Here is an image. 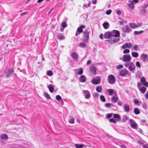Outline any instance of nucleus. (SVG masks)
<instances>
[{
	"instance_id": "7c9ffc66",
	"label": "nucleus",
	"mask_w": 148,
	"mask_h": 148,
	"mask_svg": "<svg viewBox=\"0 0 148 148\" xmlns=\"http://www.w3.org/2000/svg\"><path fill=\"white\" fill-rule=\"evenodd\" d=\"M102 88L101 86H97L96 88V90L98 92H101L102 90Z\"/></svg>"
},
{
	"instance_id": "5fc2aeb1",
	"label": "nucleus",
	"mask_w": 148,
	"mask_h": 148,
	"mask_svg": "<svg viewBox=\"0 0 148 148\" xmlns=\"http://www.w3.org/2000/svg\"><path fill=\"white\" fill-rule=\"evenodd\" d=\"M142 106L145 109H147V104L145 103H144L143 104Z\"/></svg>"
},
{
	"instance_id": "680f3d73",
	"label": "nucleus",
	"mask_w": 148,
	"mask_h": 148,
	"mask_svg": "<svg viewBox=\"0 0 148 148\" xmlns=\"http://www.w3.org/2000/svg\"><path fill=\"white\" fill-rule=\"evenodd\" d=\"M120 147L121 148H126V146L124 145H122L120 146Z\"/></svg>"
},
{
	"instance_id": "de8ad7c7",
	"label": "nucleus",
	"mask_w": 148,
	"mask_h": 148,
	"mask_svg": "<svg viewBox=\"0 0 148 148\" xmlns=\"http://www.w3.org/2000/svg\"><path fill=\"white\" fill-rule=\"evenodd\" d=\"M83 73V70L82 69H80L79 70V71H78L77 73L79 75H80L82 74Z\"/></svg>"
},
{
	"instance_id": "412c9836",
	"label": "nucleus",
	"mask_w": 148,
	"mask_h": 148,
	"mask_svg": "<svg viewBox=\"0 0 148 148\" xmlns=\"http://www.w3.org/2000/svg\"><path fill=\"white\" fill-rule=\"evenodd\" d=\"M124 108L125 111L126 112H128L130 110V107L128 105L124 104Z\"/></svg>"
},
{
	"instance_id": "6e6d98bb",
	"label": "nucleus",
	"mask_w": 148,
	"mask_h": 148,
	"mask_svg": "<svg viewBox=\"0 0 148 148\" xmlns=\"http://www.w3.org/2000/svg\"><path fill=\"white\" fill-rule=\"evenodd\" d=\"M62 26L64 28L66 27V25L65 22H63L62 24Z\"/></svg>"
},
{
	"instance_id": "423d86ee",
	"label": "nucleus",
	"mask_w": 148,
	"mask_h": 148,
	"mask_svg": "<svg viewBox=\"0 0 148 148\" xmlns=\"http://www.w3.org/2000/svg\"><path fill=\"white\" fill-rule=\"evenodd\" d=\"M113 32H106L104 35V37L106 38H110L114 36Z\"/></svg>"
},
{
	"instance_id": "1a4fd4ad",
	"label": "nucleus",
	"mask_w": 148,
	"mask_h": 148,
	"mask_svg": "<svg viewBox=\"0 0 148 148\" xmlns=\"http://www.w3.org/2000/svg\"><path fill=\"white\" fill-rule=\"evenodd\" d=\"M133 44L130 42L126 43L123 45L122 46V47L123 49H125L126 48H130L132 47Z\"/></svg>"
},
{
	"instance_id": "f257e3e1",
	"label": "nucleus",
	"mask_w": 148,
	"mask_h": 148,
	"mask_svg": "<svg viewBox=\"0 0 148 148\" xmlns=\"http://www.w3.org/2000/svg\"><path fill=\"white\" fill-rule=\"evenodd\" d=\"M90 31L89 29H86L83 32V40L85 42L88 41L89 38V34Z\"/></svg>"
},
{
	"instance_id": "20e7f679",
	"label": "nucleus",
	"mask_w": 148,
	"mask_h": 148,
	"mask_svg": "<svg viewBox=\"0 0 148 148\" xmlns=\"http://www.w3.org/2000/svg\"><path fill=\"white\" fill-rule=\"evenodd\" d=\"M85 27V26L84 25H82L80 27H78L75 33V36H77L81 32H83V29Z\"/></svg>"
},
{
	"instance_id": "4be33fe9",
	"label": "nucleus",
	"mask_w": 148,
	"mask_h": 148,
	"mask_svg": "<svg viewBox=\"0 0 148 148\" xmlns=\"http://www.w3.org/2000/svg\"><path fill=\"white\" fill-rule=\"evenodd\" d=\"M130 3L128 4V5L130 8V10H133L134 8V5L133 4V2L132 1H129Z\"/></svg>"
},
{
	"instance_id": "338daca9",
	"label": "nucleus",
	"mask_w": 148,
	"mask_h": 148,
	"mask_svg": "<svg viewBox=\"0 0 148 148\" xmlns=\"http://www.w3.org/2000/svg\"><path fill=\"white\" fill-rule=\"evenodd\" d=\"M91 63V61L90 60H89L87 62V65L90 64Z\"/></svg>"
},
{
	"instance_id": "7ed1b4c3",
	"label": "nucleus",
	"mask_w": 148,
	"mask_h": 148,
	"mask_svg": "<svg viewBox=\"0 0 148 148\" xmlns=\"http://www.w3.org/2000/svg\"><path fill=\"white\" fill-rule=\"evenodd\" d=\"M131 58L130 54H125L122 57V60L124 62H130L131 59Z\"/></svg>"
},
{
	"instance_id": "4c0bfd02",
	"label": "nucleus",
	"mask_w": 148,
	"mask_h": 148,
	"mask_svg": "<svg viewBox=\"0 0 148 148\" xmlns=\"http://www.w3.org/2000/svg\"><path fill=\"white\" fill-rule=\"evenodd\" d=\"M144 31L141 30L139 31H135L134 32V35H138L140 34L143 32Z\"/></svg>"
},
{
	"instance_id": "b1692460",
	"label": "nucleus",
	"mask_w": 148,
	"mask_h": 148,
	"mask_svg": "<svg viewBox=\"0 0 148 148\" xmlns=\"http://www.w3.org/2000/svg\"><path fill=\"white\" fill-rule=\"evenodd\" d=\"M113 117L114 118L117 119V121H119L121 119V118L119 115L118 114H113Z\"/></svg>"
},
{
	"instance_id": "2f4dec72",
	"label": "nucleus",
	"mask_w": 148,
	"mask_h": 148,
	"mask_svg": "<svg viewBox=\"0 0 148 148\" xmlns=\"http://www.w3.org/2000/svg\"><path fill=\"white\" fill-rule=\"evenodd\" d=\"M140 91L143 93H145L146 90V88L144 87H142L141 88H139Z\"/></svg>"
},
{
	"instance_id": "09e8293b",
	"label": "nucleus",
	"mask_w": 148,
	"mask_h": 148,
	"mask_svg": "<svg viewBox=\"0 0 148 148\" xmlns=\"http://www.w3.org/2000/svg\"><path fill=\"white\" fill-rule=\"evenodd\" d=\"M111 105V104L109 103H106L105 104V106L107 108L110 107Z\"/></svg>"
},
{
	"instance_id": "aec40b11",
	"label": "nucleus",
	"mask_w": 148,
	"mask_h": 148,
	"mask_svg": "<svg viewBox=\"0 0 148 148\" xmlns=\"http://www.w3.org/2000/svg\"><path fill=\"white\" fill-rule=\"evenodd\" d=\"M0 138L1 140H7L8 138V137L6 134H3L1 135Z\"/></svg>"
},
{
	"instance_id": "8fccbe9b",
	"label": "nucleus",
	"mask_w": 148,
	"mask_h": 148,
	"mask_svg": "<svg viewBox=\"0 0 148 148\" xmlns=\"http://www.w3.org/2000/svg\"><path fill=\"white\" fill-rule=\"evenodd\" d=\"M123 66L122 65H119L116 66V68L117 69H119L123 68Z\"/></svg>"
},
{
	"instance_id": "f03ea898",
	"label": "nucleus",
	"mask_w": 148,
	"mask_h": 148,
	"mask_svg": "<svg viewBox=\"0 0 148 148\" xmlns=\"http://www.w3.org/2000/svg\"><path fill=\"white\" fill-rule=\"evenodd\" d=\"M108 82L110 84H114L115 82V78L112 75H109L107 78Z\"/></svg>"
},
{
	"instance_id": "39448f33",
	"label": "nucleus",
	"mask_w": 148,
	"mask_h": 148,
	"mask_svg": "<svg viewBox=\"0 0 148 148\" xmlns=\"http://www.w3.org/2000/svg\"><path fill=\"white\" fill-rule=\"evenodd\" d=\"M142 24L141 23H138L137 24L132 23H129L130 26L132 28H138Z\"/></svg>"
},
{
	"instance_id": "a211bd4d",
	"label": "nucleus",
	"mask_w": 148,
	"mask_h": 148,
	"mask_svg": "<svg viewBox=\"0 0 148 148\" xmlns=\"http://www.w3.org/2000/svg\"><path fill=\"white\" fill-rule=\"evenodd\" d=\"M118 99L119 98L117 95L116 96H113L112 97L111 101L114 103H116Z\"/></svg>"
},
{
	"instance_id": "5701e85b",
	"label": "nucleus",
	"mask_w": 148,
	"mask_h": 148,
	"mask_svg": "<svg viewBox=\"0 0 148 148\" xmlns=\"http://www.w3.org/2000/svg\"><path fill=\"white\" fill-rule=\"evenodd\" d=\"M86 81V77L84 75H82L80 76V81L82 82H84Z\"/></svg>"
},
{
	"instance_id": "e2e57ef3",
	"label": "nucleus",
	"mask_w": 148,
	"mask_h": 148,
	"mask_svg": "<svg viewBox=\"0 0 148 148\" xmlns=\"http://www.w3.org/2000/svg\"><path fill=\"white\" fill-rule=\"evenodd\" d=\"M124 65L125 66V67H128L129 66H130V63H126L124 64Z\"/></svg>"
},
{
	"instance_id": "ddd939ff",
	"label": "nucleus",
	"mask_w": 148,
	"mask_h": 148,
	"mask_svg": "<svg viewBox=\"0 0 148 148\" xmlns=\"http://www.w3.org/2000/svg\"><path fill=\"white\" fill-rule=\"evenodd\" d=\"M101 79L99 77L98 79H93L92 81V82L95 84H99L101 82Z\"/></svg>"
},
{
	"instance_id": "cd10ccee",
	"label": "nucleus",
	"mask_w": 148,
	"mask_h": 148,
	"mask_svg": "<svg viewBox=\"0 0 148 148\" xmlns=\"http://www.w3.org/2000/svg\"><path fill=\"white\" fill-rule=\"evenodd\" d=\"M103 25L104 28L105 29H108L110 25L107 22H105L103 24Z\"/></svg>"
},
{
	"instance_id": "e433bc0d",
	"label": "nucleus",
	"mask_w": 148,
	"mask_h": 148,
	"mask_svg": "<svg viewBox=\"0 0 148 148\" xmlns=\"http://www.w3.org/2000/svg\"><path fill=\"white\" fill-rule=\"evenodd\" d=\"M75 146L76 148H82L83 147V144H76L75 145Z\"/></svg>"
},
{
	"instance_id": "dca6fc26",
	"label": "nucleus",
	"mask_w": 148,
	"mask_h": 148,
	"mask_svg": "<svg viewBox=\"0 0 148 148\" xmlns=\"http://www.w3.org/2000/svg\"><path fill=\"white\" fill-rule=\"evenodd\" d=\"M71 56L72 58L75 60H77L78 55L75 52L71 54Z\"/></svg>"
},
{
	"instance_id": "bf43d9fd",
	"label": "nucleus",
	"mask_w": 148,
	"mask_h": 148,
	"mask_svg": "<svg viewBox=\"0 0 148 148\" xmlns=\"http://www.w3.org/2000/svg\"><path fill=\"white\" fill-rule=\"evenodd\" d=\"M134 101V103L136 104H137L139 102V101L137 99H134L133 100Z\"/></svg>"
},
{
	"instance_id": "9d476101",
	"label": "nucleus",
	"mask_w": 148,
	"mask_h": 148,
	"mask_svg": "<svg viewBox=\"0 0 148 148\" xmlns=\"http://www.w3.org/2000/svg\"><path fill=\"white\" fill-rule=\"evenodd\" d=\"M96 68L93 65H91L90 67V70L91 73L95 75L96 73Z\"/></svg>"
},
{
	"instance_id": "c03bdc74",
	"label": "nucleus",
	"mask_w": 148,
	"mask_h": 148,
	"mask_svg": "<svg viewBox=\"0 0 148 148\" xmlns=\"http://www.w3.org/2000/svg\"><path fill=\"white\" fill-rule=\"evenodd\" d=\"M132 47H133V48L135 51L138 50V46L137 45H136L134 46L133 45Z\"/></svg>"
},
{
	"instance_id": "4d7b16f0",
	"label": "nucleus",
	"mask_w": 148,
	"mask_h": 148,
	"mask_svg": "<svg viewBox=\"0 0 148 148\" xmlns=\"http://www.w3.org/2000/svg\"><path fill=\"white\" fill-rule=\"evenodd\" d=\"M99 95V94L97 92L95 93L93 95V97L94 98H97V97Z\"/></svg>"
},
{
	"instance_id": "2eb2a0df",
	"label": "nucleus",
	"mask_w": 148,
	"mask_h": 148,
	"mask_svg": "<svg viewBox=\"0 0 148 148\" xmlns=\"http://www.w3.org/2000/svg\"><path fill=\"white\" fill-rule=\"evenodd\" d=\"M125 27L126 28L125 29L123 28L122 31L124 33H128L131 31V29L129 28L128 25H126Z\"/></svg>"
},
{
	"instance_id": "a18cd8bd",
	"label": "nucleus",
	"mask_w": 148,
	"mask_h": 148,
	"mask_svg": "<svg viewBox=\"0 0 148 148\" xmlns=\"http://www.w3.org/2000/svg\"><path fill=\"white\" fill-rule=\"evenodd\" d=\"M56 99L58 101L61 100L62 99L61 97L59 95H57L56 97Z\"/></svg>"
},
{
	"instance_id": "4468645a",
	"label": "nucleus",
	"mask_w": 148,
	"mask_h": 148,
	"mask_svg": "<svg viewBox=\"0 0 148 148\" xmlns=\"http://www.w3.org/2000/svg\"><path fill=\"white\" fill-rule=\"evenodd\" d=\"M119 40H120L119 38H115L113 40H106V41H108L109 42V43H111V44H113L116 42H117L118 41H119Z\"/></svg>"
},
{
	"instance_id": "69168bd1",
	"label": "nucleus",
	"mask_w": 148,
	"mask_h": 148,
	"mask_svg": "<svg viewBox=\"0 0 148 148\" xmlns=\"http://www.w3.org/2000/svg\"><path fill=\"white\" fill-rule=\"evenodd\" d=\"M142 84V83H140L139 82H138L137 84V86L139 88H140V86Z\"/></svg>"
},
{
	"instance_id": "6e6552de",
	"label": "nucleus",
	"mask_w": 148,
	"mask_h": 148,
	"mask_svg": "<svg viewBox=\"0 0 148 148\" xmlns=\"http://www.w3.org/2000/svg\"><path fill=\"white\" fill-rule=\"evenodd\" d=\"M135 67V66L133 62H130V65L128 66V69L130 71L133 73H134Z\"/></svg>"
},
{
	"instance_id": "c756f323",
	"label": "nucleus",
	"mask_w": 148,
	"mask_h": 148,
	"mask_svg": "<svg viewBox=\"0 0 148 148\" xmlns=\"http://www.w3.org/2000/svg\"><path fill=\"white\" fill-rule=\"evenodd\" d=\"M114 90L112 89H108L107 90V92L108 94L110 96L112 95V94L113 93Z\"/></svg>"
},
{
	"instance_id": "9b49d317",
	"label": "nucleus",
	"mask_w": 148,
	"mask_h": 148,
	"mask_svg": "<svg viewBox=\"0 0 148 148\" xmlns=\"http://www.w3.org/2000/svg\"><path fill=\"white\" fill-rule=\"evenodd\" d=\"M140 81L143 83V85L147 87H148V83L146 81L145 78L144 77H143L141 78Z\"/></svg>"
},
{
	"instance_id": "79ce46f5",
	"label": "nucleus",
	"mask_w": 148,
	"mask_h": 148,
	"mask_svg": "<svg viewBox=\"0 0 148 148\" xmlns=\"http://www.w3.org/2000/svg\"><path fill=\"white\" fill-rule=\"evenodd\" d=\"M109 122H112L114 123H116V120L113 118L110 119L109 120Z\"/></svg>"
},
{
	"instance_id": "0eeeda50",
	"label": "nucleus",
	"mask_w": 148,
	"mask_h": 148,
	"mask_svg": "<svg viewBox=\"0 0 148 148\" xmlns=\"http://www.w3.org/2000/svg\"><path fill=\"white\" fill-rule=\"evenodd\" d=\"M129 122L130 123V125L132 128H136L137 127V124L132 119H130Z\"/></svg>"
},
{
	"instance_id": "a878e982",
	"label": "nucleus",
	"mask_w": 148,
	"mask_h": 148,
	"mask_svg": "<svg viewBox=\"0 0 148 148\" xmlns=\"http://www.w3.org/2000/svg\"><path fill=\"white\" fill-rule=\"evenodd\" d=\"M57 37L60 40H63L65 38L64 36L61 34H58L57 35Z\"/></svg>"
},
{
	"instance_id": "bb28decb",
	"label": "nucleus",
	"mask_w": 148,
	"mask_h": 148,
	"mask_svg": "<svg viewBox=\"0 0 148 148\" xmlns=\"http://www.w3.org/2000/svg\"><path fill=\"white\" fill-rule=\"evenodd\" d=\"M122 122H125L126 121L128 120L129 119L128 116L126 115H123V116Z\"/></svg>"
},
{
	"instance_id": "a19ab883",
	"label": "nucleus",
	"mask_w": 148,
	"mask_h": 148,
	"mask_svg": "<svg viewBox=\"0 0 148 148\" xmlns=\"http://www.w3.org/2000/svg\"><path fill=\"white\" fill-rule=\"evenodd\" d=\"M47 74L49 76H51L53 75V73L51 71L49 70L47 71Z\"/></svg>"
},
{
	"instance_id": "13d9d810",
	"label": "nucleus",
	"mask_w": 148,
	"mask_h": 148,
	"mask_svg": "<svg viewBox=\"0 0 148 148\" xmlns=\"http://www.w3.org/2000/svg\"><path fill=\"white\" fill-rule=\"evenodd\" d=\"M111 12L112 11L111 10H108L106 12V13L107 15H109L111 14Z\"/></svg>"
},
{
	"instance_id": "0e129e2a",
	"label": "nucleus",
	"mask_w": 148,
	"mask_h": 148,
	"mask_svg": "<svg viewBox=\"0 0 148 148\" xmlns=\"http://www.w3.org/2000/svg\"><path fill=\"white\" fill-rule=\"evenodd\" d=\"M145 98L146 99H148V91L145 94Z\"/></svg>"
},
{
	"instance_id": "f3484780",
	"label": "nucleus",
	"mask_w": 148,
	"mask_h": 148,
	"mask_svg": "<svg viewBox=\"0 0 148 148\" xmlns=\"http://www.w3.org/2000/svg\"><path fill=\"white\" fill-rule=\"evenodd\" d=\"M84 92L85 94V98L86 99H88L90 96V93L88 90H84Z\"/></svg>"
},
{
	"instance_id": "37998d69",
	"label": "nucleus",
	"mask_w": 148,
	"mask_h": 148,
	"mask_svg": "<svg viewBox=\"0 0 148 148\" xmlns=\"http://www.w3.org/2000/svg\"><path fill=\"white\" fill-rule=\"evenodd\" d=\"M100 98L101 101H102L105 102L106 101V99L103 95H101L100 97Z\"/></svg>"
},
{
	"instance_id": "49530a36",
	"label": "nucleus",
	"mask_w": 148,
	"mask_h": 148,
	"mask_svg": "<svg viewBox=\"0 0 148 148\" xmlns=\"http://www.w3.org/2000/svg\"><path fill=\"white\" fill-rule=\"evenodd\" d=\"M126 23V21L123 19H122V21L119 22V24L120 25H123V23Z\"/></svg>"
},
{
	"instance_id": "6ab92c4d",
	"label": "nucleus",
	"mask_w": 148,
	"mask_h": 148,
	"mask_svg": "<svg viewBox=\"0 0 148 148\" xmlns=\"http://www.w3.org/2000/svg\"><path fill=\"white\" fill-rule=\"evenodd\" d=\"M128 73L127 71L126 70H123L120 72V75L122 76H125Z\"/></svg>"
},
{
	"instance_id": "f704fd0d",
	"label": "nucleus",
	"mask_w": 148,
	"mask_h": 148,
	"mask_svg": "<svg viewBox=\"0 0 148 148\" xmlns=\"http://www.w3.org/2000/svg\"><path fill=\"white\" fill-rule=\"evenodd\" d=\"M114 31L115 32V34L114 36H114H115V37H118L120 35V32L118 30H114Z\"/></svg>"
},
{
	"instance_id": "603ef678",
	"label": "nucleus",
	"mask_w": 148,
	"mask_h": 148,
	"mask_svg": "<svg viewBox=\"0 0 148 148\" xmlns=\"http://www.w3.org/2000/svg\"><path fill=\"white\" fill-rule=\"evenodd\" d=\"M123 52L124 53H128L130 52V50L128 49H125L123 51Z\"/></svg>"
},
{
	"instance_id": "c85d7f7f",
	"label": "nucleus",
	"mask_w": 148,
	"mask_h": 148,
	"mask_svg": "<svg viewBox=\"0 0 148 148\" xmlns=\"http://www.w3.org/2000/svg\"><path fill=\"white\" fill-rule=\"evenodd\" d=\"M147 55L146 54L143 53L141 55V57L143 59V61H145V60L147 58Z\"/></svg>"
},
{
	"instance_id": "473e14b6",
	"label": "nucleus",
	"mask_w": 148,
	"mask_h": 148,
	"mask_svg": "<svg viewBox=\"0 0 148 148\" xmlns=\"http://www.w3.org/2000/svg\"><path fill=\"white\" fill-rule=\"evenodd\" d=\"M132 56L134 58H137L138 56V53L136 52H133L132 53Z\"/></svg>"
},
{
	"instance_id": "3c124183",
	"label": "nucleus",
	"mask_w": 148,
	"mask_h": 148,
	"mask_svg": "<svg viewBox=\"0 0 148 148\" xmlns=\"http://www.w3.org/2000/svg\"><path fill=\"white\" fill-rule=\"evenodd\" d=\"M113 115V113H109L107 115V117L108 118H110L112 117Z\"/></svg>"
},
{
	"instance_id": "f8f14e48",
	"label": "nucleus",
	"mask_w": 148,
	"mask_h": 148,
	"mask_svg": "<svg viewBox=\"0 0 148 148\" xmlns=\"http://www.w3.org/2000/svg\"><path fill=\"white\" fill-rule=\"evenodd\" d=\"M13 72V70L12 69H8L6 72V75L7 77H9L12 73Z\"/></svg>"
},
{
	"instance_id": "72a5a7b5",
	"label": "nucleus",
	"mask_w": 148,
	"mask_h": 148,
	"mask_svg": "<svg viewBox=\"0 0 148 148\" xmlns=\"http://www.w3.org/2000/svg\"><path fill=\"white\" fill-rule=\"evenodd\" d=\"M69 122L71 124H73L75 122V119L74 118H71L69 120Z\"/></svg>"
},
{
	"instance_id": "774afa93",
	"label": "nucleus",
	"mask_w": 148,
	"mask_h": 148,
	"mask_svg": "<svg viewBox=\"0 0 148 148\" xmlns=\"http://www.w3.org/2000/svg\"><path fill=\"white\" fill-rule=\"evenodd\" d=\"M143 147L144 148H148V145H143Z\"/></svg>"
},
{
	"instance_id": "58836bf2",
	"label": "nucleus",
	"mask_w": 148,
	"mask_h": 148,
	"mask_svg": "<svg viewBox=\"0 0 148 148\" xmlns=\"http://www.w3.org/2000/svg\"><path fill=\"white\" fill-rule=\"evenodd\" d=\"M43 95L47 99H51L49 95L46 92H45L44 93Z\"/></svg>"
},
{
	"instance_id": "052dcab7",
	"label": "nucleus",
	"mask_w": 148,
	"mask_h": 148,
	"mask_svg": "<svg viewBox=\"0 0 148 148\" xmlns=\"http://www.w3.org/2000/svg\"><path fill=\"white\" fill-rule=\"evenodd\" d=\"M146 12V10L145 9H143L141 10V12L142 14H144Z\"/></svg>"
},
{
	"instance_id": "393cba45",
	"label": "nucleus",
	"mask_w": 148,
	"mask_h": 148,
	"mask_svg": "<svg viewBox=\"0 0 148 148\" xmlns=\"http://www.w3.org/2000/svg\"><path fill=\"white\" fill-rule=\"evenodd\" d=\"M48 88L49 89V91L52 92L54 90V87L53 86L52 84H49L48 86Z\"/></svg>"
},
{
	"instance_id": "c9c22d12",
	"label": "nucleus",
	"mask_w": 148,
	"mask_h": 148,
	"mask_svg": "<svg viewBox=\"0 0 148 148\" xmlns=\"http://www.w3.org/2000/svg\"><path fill=\"white\" fill-rule=\"evenodd\" d=\"M134 113L136 114H140V111L137 108H136L134 110Z\"/></svg>"
},
{
	"instance_id": "ea45409f",
	"label": "nucleus",
	"mask_w": 148,
	"mask_h": 148,
	"mask_svg": "<svg viewBox=\"0 0 148 148\" xmlns=\"http://www.w3.org/2000/svg\"><path fill=\"white\" fill-rule=\"evenodd\" d=\"M79 46L82 48H84L86 46V44L82 42L79 44Z\"/></svg>"
},
{
	"instance_id": "864d4df0",
	"label": "nucleus",
	"mask_w": 148,
	"mask_h": 148,
	"mask_svg": "<svg viewBox=\"0 0 148 148\" xmlns=\"http://www.w3.org/2000/svg\"><path fill=\"white\" fill-rule=\"evenodd\" d=\"M136 65L137 67L138 68H140V62L138 61H137L136 62Z\"/></svg>"
}]
</instances>
